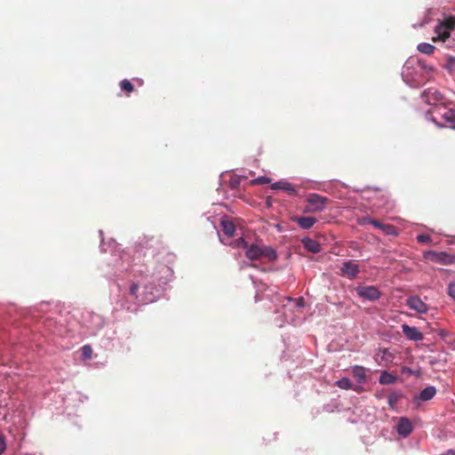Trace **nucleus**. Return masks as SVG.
<instances>
[{"mask_svg": "<svg viewBox=\"0 0 455 455\" xmlns=\"http://www.w3.org/2000/svg\"><path fill=\"white\" fill-rule=\"evenodd\" d=\"M340 271L342 275L353 279L357 275L359 272V267L358 265L354 260H347L343 263Z\"/></svg>", "mask_w": 455, "mask_h": 455, "instance_id": "nucleus-7", "label": "nucleus"}, {"mask_svg": "<svg viewBox=\"0 0 455 455\" xmlns=\"http://www.w3.org/2000/svg\"><path fill=\"white\" fill-rule=\"evenodd\" d=\"M120 87L126 92H132L134 91L133 84L127 79L122 80L120 82Z\"/></svg>", "mask_w": 455, "mask_h": 455, "instance_id": "nucleus-23", "label": "nucleus"}, {"mask_svg": "<svg viewBox=\"0 0 455 455\" xmlns=\"http://www.w3.org/2000/svg\"><path fill=\"white\" fill-rule=\"evenodd\" d=\"M221 227H222V234H219L220 240L222 243H226L225 236H228V220L226 218H223L221 220Z\"/></svg>", "mask_w": 455, "mask_h": 455, "instance_id": "nucleus-21", "label": "nucleus"}, {"mask_svg": "<svg viewBox=\"0 0 455 455\" xmlns=\"http://www.w3.org/2000/svg\"><path fill=\"white\" fill-rule=\"evenodd\" d=\"M402 330L403 333L410 340L420 341L424 338L423 334L419 331V330L417 327H411L409 326L408 324H403Z\"/></svg>", "mask_w": 455, "mask_h": 455, "instance_id": "nucleus-9", "label": "nucleus"}, {"mask_svg": "<svg viewBox=\"0 0 455 455\" xmlns=\"http://www.w3.org/2000/svg\"><path fill=\"white\" fill-rule=\"evenodd\" d=\"M400 395L397 394V393H392L388 395V404L391 406V407H394L397 402L399 401L400 399Z\"/></svg>", "mask_w": 455, "mask_h": 455, "instance_id": "nucleus-24", "label": "nucleus"}, {"mask_svg": "<svg viewBox=\"0 0 455 455\" xmlns=\"http://www.w3.org/2000/svg\"><path fill=\"white\" fill-rule=\"evenodd\" d=\"M293 220L303 229L311 228L317 221L315 217H295Z\"/></svg>", "mask_w": 455, "mask_h": 455, "instance_id": "nucleus-13", "label": "nucleus"}, {"mask_svg": "<svg viewBox=\"0 0 455 455\" xmlns=\"http://www.w3.org/2000/svg\"><path fill=\"white\" fill-rule=\"evenodd\" d=\"M138 291H139V285L137 283H132L130 286V294L131 295L137 297Z\"/></svg>", "mask_w": 455, "mask_h": 455, "instance_id": "nucleus-29", "label": "nucleus"}, {"mask_svg": "<svg viewBox=\"0 0 455 455\" xmlns=\"http://www.w3.org/2000/svg\"><path fill=\"white\" fill-rule=\"evenodd\" d=\"M422 98L427 104L436 105L443 101V95L436 90L432 91L431 89H428L424 91L422 93Z\"/></svg>", "mask_w": 455, "mask_h": 455, "instance_id": "nucleus-8", "label": "nucleus"}, {"mask_svg": "<svg viewBox=\"0 0 455 455\" xmlns=\"http://www.w3.org/2000/svg\"><path fill=\"white\" fill-rule=\"evenodd\" d=\"M271 188L273 189H282V190L287 191L291 195L296 194V192H297L296 188L292 186V184L290 182H287V181L275 182L272 185Z\"/></svg>", "mask_w": 455, "mask_h": 455, "instance_id": "nucleus-18", "label": "nucleus"}, {"mask_svg": "<svg viewBox=\"0 0 455 455\" xmlns=\"http://www.w3.org/2000/svg\"><path fill=\"white\" fill-rule=\"evenodd\" d=\"M366 369L363 366L355 365L351 368L353 377L358 383H364L366 381Z\"/></svg>", "mask_w": 455, "mask_h": 455, "instance_id": "nucleus-15", "label": "nucleus"}, {"mask_svg": "<svg viewBox=\"0 0 455 455\" xmlns=\"http://www.w3.org/2000/svg\"><path fill=\"white\" fill-rule=\"evenodd\" d=\"M375 220H376L375 219H371V217H363L358 220V224L361 226L368 225V224L374 226Z\"/></svg>", "mask_w": 455, "mask_h": 455, "instance_id": "nucleus-25", "label": "nucleus"}, {"mask_svg": "<svg viewBox=\"0 0 455 455\" xmlns=\"http://www.w3.org/2000/svg\"><path fill=\"white\" fill-rule=\"evenodd\" d=\"M373 227L382 230V232L386 235H397L396 228L393 225L383 224L379 220H376Z\"/></svg>", "mask_w": 455, "mask_h": 455, "instance_id": "nucleus-16", "label": "nucleus"}, {"mask_svg": "<svg viewBox=\"0 0 455 455\" xmlns=\"http://www.w3.org/2000/svg\"><path fill=\"white\" fill-rule=\"evenodd\" d=\"M355 291L357 295L367 300L374 301L380 298V291L376 286L370 285V286H364V285H359L355 288Z\"/></svg>", "mask_w": 455, "mask_h": 455, "instance_id": "nucleus-5", "label": "nucleus"}, {"mask_svg": "<svg viewBox=\"0 0 455 455\" xmlns=\"http://www.w3.org/2000/svg\"><path fill=\"white\" fill-rule=\"evenodd\" d=\"M334 386H336L341 389H345V390L353 389L356 392H361V390H362V387L353 386L351 380L347 378H342V379L337 380L334 383Z\"/></svg>", "mask_w": 455, "mask_h": 455, "instance_id": "nucleus-17", "label": "nucleus"}, {"mask_svg": "<svg viewBox=\"0 0 455 455\" xmlns=\"http://www.w3.org/2000/svg\"><path fill=\"white\" fill-rule=\"evenodd\" d=\"M412 424L411 421L408 418H400L398 424L396 426L397 433L403 436L407 437L412 432Z\"/></svg>", "mask_w": 455, "mask_h": 455, "instance_id": "nucleus-10", "label": "nucleus"}, {"mask_svg": "<svg viewBox=\"0 0 455 455\" xmlns=\"http://www.w3.org/2000/svg\"><path fill=\"white\" fill-rule=\"evenodd\" d=\"M395 380V377L387 371H383L379 377V383L382 385L392 384Z\"/></svg>", "mask_w": 455, "mask_h": 455, "instance_id": "nucleus-20", "label": "nucleus"}, {"mask_svg": "<svg viewBox=\"0 0 455 455\" xmlns=\"http://www.w3.org/2000/svg\"><path fill=\"white\" fill-rule=\"evenodd\" d=\"M448 295L455 301V282L451 283L448 286Z\"/></svg>", "mask_w": 455, "mask_h": 455, "instance_id": "nucleus-27", "label": "nucleus"}, {"mask_svg": "<svg viewBox=\"0 0 455 455\" xmlns=\"http://www.w3.org/2000/svg\"><path fill=\"white\" fill-rule=\"evenodd\" d=\"M328 202L329 199L327 197L318 194H309L304 212L311 213L320 212L326 207Z\"/></svg>", "mask_w": 455, "mask_h": 455, "instance_id": "nucleus-3", "label": "nucleus"}, {"mask_svg": "<svg viewBox=\"0 0 455 455\" xmlns=\"http://www.w3.org/2000/svg\"><path fill=\"white\" fill-rule=\"evenodd\" d=\"M441 455H455V451L453 450H449L447 451L445 453H443Z\"/></svg>", "mask_w": 455, "mask_h": 455, "instance_id": "nucleus-31", "label": "nucleus"}, {"mask_svg": "<svg viewBox=\"0 0 455 455\" xmlns=\"http://www.w3.org/2000/svg\"><path fill=\"white\" fill-rule=\"evenodd\" d=\"M418 50L421 53L430 55L434 52L435 47L430 44L427 43H421L418 45Z\"/></svg>", "mask_w": 455, "mask_h": 455, "instance_id": "nucleus-19", "label": "nucleus"}, {"mask_svg": "<svg viewBox=\"0 0 455 455\" xmlns=\"http://www.w3.org/2000/svg\"><path fill=\"white\" fill-rule=\"evenodd\" d=\"M304 305H305L304 299L303 298H299L297 299V306L299 307H303Z\"/></svg>", "mask_w": 455, "mask_h": 455, "instance_id": "nucleus-30", "label": "nucleus"}, {"mask_svg": "<svg viewBox=\"0 0 455 455\" xmlns=\"http://www.w3.org/2000/svg\"><path fill=\"white\" fill-rule=\"evenodd\" d=\"M455 29V18L448 17L440 22L435 28L436 36L432 38L433 42L443 41L444 42L451 34V31Z\"/></svg>", "mask_w": 455, "mask_h": 455, "instance_id": "nucleus-2", "label": "nucleus"}, {"mask_svg": "<svg viewBox=\"0 0 455 455\" xmlns=\"http://www.w3.org/2000/svg\"><path fill=\"white\" fill-rule=\"evenodd\" d=\"M259 180L260 181V183H267V182H268V179H267V178H260V179H259Z\"/></svg>", "mask_w": 455, "mask_h": 455, "instance_id": "nucleus-32", "label": "nucleus"}, {"mask_svg": "<svg viewBox=\"0 0 455 455\" xmlns=\"http://www.w3.org/2000/svg\"><path fill=\"white\" fill-rule=\"evenodd\" d=\"M407 306L420 314L427 313L428 310L427 305L423 302L418 296L410 297L406 302Z\"/></svg>", "mask_w": 455, "mask_h": 455, "instance_id": "nucleus-6", "label": "nucleus"}, {"mask_svg": "<svg viewBox=\"0 0 455 455\" xmlns=\"http://www.w3.org/2000/svg\"><path fill=\"white\" fill-rule=\"evenodd\" d=\"M443 112L439 113L442 120L444 122L443 125L445 124L455 129V109L443 108Z\"/></svg>", "mask_w": 455, "mask_h": 455, "instance_id": "nucleus-11", "label": "nucleus"}, {"mask_svg": "<svg viewBox=\"0 0 455 455\" xmlns=\"http://www.w3.org/2000/svg\"><path fill=\"white\" fill-rule=\"evenodd\" d=\"M417 241L419 243H427L430 241V236L428 235H419L417 236Z\"/></svg>", "mask_w": 455, "mask_h": 455, "instance_id": "nucleus-28", "label": "nucleus"}, {"mask_svg": "<svg viewBox=\"0 0 455 455\" xmlns=\"http://www.w3.org/2000/svg\"><path fill=\"white\" fill-rule=\"evenodd\" d=\"M82 357L84 360H88L92 358V348L90 345H84L81 348Z\"/></svg>", "mask_w": 455, "mask_h": 455, "instance_id": "nucleus-22", "label": "nucleus"}, {"mask_svg": "<svg viewBox=\"0 0 455 455\" xmlns=\"http://www.w3.org/2000/svg\"><path fill=\"white\" fill-rule=\"evenodd\" d=\"M6 450V443L5 437L4 434L0 431V455H2Z\"/></svg>", "mask_w": 455, "mask_h": 455, "instance_id": "nucleus-26", "label": "nucleus"}, {"mask_svg": "<svg viewBox=\"0 0 455 455\" xmlns=\"http://www.w3.org/2000/svg\"><path fill=\"white\" fill-rule=\"evenodd\" d=\"M232 236H238V238L229 243V245L243 248L248 259L266 262H274L277 259V253L273 247L256 243L249 245L243 237V228L236 219H229V237Z\"/></svg>", "mask_w": 455, "mask_h": 455, "instance_id": "nucleus-1", "label": "nucleus"}, {"mask_svg": "<svg viewBox=\"0 0 455 455\" xmlns=\"http://www.w3.org/2000/svg\"><path fill=\"white\" fill-rule=\"evenodd\" d=\"M302 244L308 251L313 253H317L321 251V244L309 237H306L302 239Z\"/></svg>", "mask_w": 455, "mask_h": 455, "instance_id": "nucleus-14", "label": "nucleus"}, {"mask_svg": "<svg viewBox=\"0 0 455 455\" xmlns=\"http://www.w3.org/2000/svg\"><path fill=\"white\" fill-rule=\"evenodd\" d=\"M424 257L428 261L444 266L455 264V254L448 253L446 251H430L426 252Z\"/></svg>", "mask_w": 455, "mask_h": 455, "instance_id": "nucleus-4", "label": "nucleus"}, {"mask_svg": "<svg viewBox=\"0 0 455 455\" xmlns=\"http://www.w3.org/2000/svg\"><path fill=\"white\" fill-rule=\"evenodd\" d=\"M436 394V389L433 386L427 387L424 388L419 395L414 397V402L418 401H429L431 400Z\"/></svg>", "mask_w": 455, "mask_h": 455, "instance_id": "nucleus-12", "label": "nucleus"}]
</instances>
